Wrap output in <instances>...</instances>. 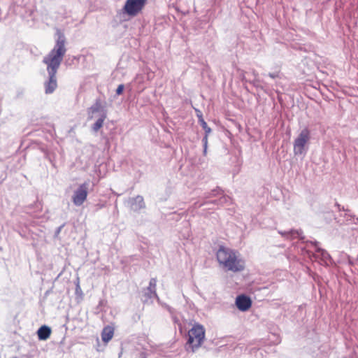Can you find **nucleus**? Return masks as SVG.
I'll return each instance as SVG.
<instances>
[{
	"instance_id": "6e6552de",
	"label": "nucleus",
	"mask_w": 358,
	"mask_h": 358,
	"mask_svg": "<svg viewBox=\"0 0 358 358\" xmlns=\"http://www.w3.org/2000/svg\"><path fill=\"white\" fill-rule=\"evenodd\" d=\"M251 300L249 297L241 295L236 299V305L241 311H246L251 306Z\"/></svg>"
},
{
	"instance_id": "f257e3e1",
	"label": "nucleus",
	"mask_w": 358,
	"mask_h": 358,
	"mask_svg": "<svg viewBox=\"0 0 358 358\" xmlns=\"http://www.w3.org/2000/svg\"><path fill=\"white\" fill-rule=\"evenodd\" d=\"M65 52L64 38L61 36L57 40L55 48L44 59V62L48 65V71L50 74L49 82L45 85L46 93L52 92L57 87L55 74Z\"/></svg>"
},
{
	"instance_id": "f3484780",
	"label": "nucleus",
	"mask_w": 358,
	"mask_h": 358,
	"mask_svg": "<svg viewBox=\"0 0 358 358\" xmlns=\"http://www.w3.org/2000/svg\"><path fill=\"white\" fill-rule=\"evenodd\" d=\"M140 358H147L145 353V352H141L140 354Z\"/></svg>"
},
{
	"instance_id": "423d86ee",
	"label": "nucleus",
	"mask_w": 358,
	"mask_h": 358,
	"mask_svg": "<svg viewBox=\"0 0 358 358\" xmlns=\"http://www.w3.org/2000/svg\"><path fill=\"white\" fill-rule=\"evenodd\" d=\"M310 138V134L308 129L301 131L299 136L296 138L294 145V150L296 155H301L304 150V146Z\"/></svg>"
},
{
	"instance_id": "1a4fd4ad",
	"label": "nucleus",
	"mask_w": 358,
	"mask_h": 358,
	"mask_svg": "<svg viewBox=\"0 0 358 358\" xmlns=\"http://www.w3.org/2000/svg\"><path fill=\"white\" fill-rule=\"evenodd\" d=\"M115 328L113 325L106 326L101 331V339L104 343H108L114 335Z\"/></svg>"
},
{
	"instance_id": "ddd939ff",
	"label": "nucleus",
	"mask_w": 358,
	"mask_h": 358,
	"mask_svg": "<svg viewBox=\"0 0 358 358\" xmlns=\"http://www.w3.org/2000/svg\"><path fill=\"white\" fill-rule=\"evenodd\" d=\"M143 206V199L142 196H138L134 199V203L131 204V207L134 210H137Z\"/></svg>"
},
{
	"instance_id": "2eb2a0df",
	"label": "nucleus",
	"mask_w": 358,
	"mask_h": 358,
	"mask_svg": "<svg viewBox=\"0 0 358 358\" xmlns=\"http://www.w3.org/2000/svg\"><path fill=\"white\" fill-rule=\"evenodd\" d=\"M123 90H124V85H120L117 88V90H116V92L117 94H120L122 93L123 92Z\"/></svg>"
},
{
	"instance_id": "dca6fc26",
	"label": "nucleus",
	"mask_w": 358,
	"mask_h": 358,
	"mask_svg": "<svg viewBox=\"0 0 358 358\" xmlns=\"http://www.w3.org/2000/svg\"><path fill=\"white\" fill-rule=\"evenodd\" d=\"M208 135L207 134H206V136L203 138V141H204V153L206 154V150H207V141H208Z\"/></svg>"
},
{
	"instance_id": "7ed1b4c3",
	"label": "nucleus",
	"mask_w": 358,
	"mask_h": 358,
	"mask_svg": "<svg viewBox=\"0 0 358 358\" xmlns=\"http://www.w3.org/2000/svg\"><path fill=\"white\" fill-rule=\"evenodd\" d=\"M205 338V329L199 324H195L188 331V338L185 345L187 352H195L201 345Z\"/></svg>"
},
{
	"instance_id": "39448f33",
	"label": "nucleus",
	"mask_w": 358,
	"mask_h": 358,
	"mask_svg": "<svg viewBox=\"0 0 358 358\" xmlns=\"http://www.w3.org/2000/svg\"><path fill=\"white\" fill-rule=\"evenodd\" d=\"M146 0H127L124 6V12L130 15H136L143 8Z\"/></svg>"
},
{
	"instance_id": "20e7f679",
	"label": "nucleus",
	"mask_w": 358,
	"mask_h": 358,
	"mask_svg": "<svg viewBox=\"0 0 358 358\" xmlns=\"http://www.w3.org/2000/svg\"><path fill=\"white\" fill-rule=\"evenodd\" d=\"M89 117L91 119L97 118L96 122L93 126L94 131H97L102 127L103 121L106 117V113L103 110L101 104L96 103L90 108Z\"/></svg>"
},
{
	"instance_id": "a211bd4d",
	"label": "nucleus",
	"mask_w": 358,
	"mask_h": 358,
	"mask_svg": "<svg viewBox=\"0 0 358 358\" xmlns=\"http://www.w3.org/2000/svg\"><path fill=\"white\" fill-rule=\"evenodd\" d=\"M173 321H174L175 322H177V321H178V320H176V317H173Z\"/></svg>"
},
{
	"instance_id": "f03ea898",
	"label": "nucleus",
	"mask_w": 358,
	"mask_h": 358,
	"mask_svg": "<svg viewBox=\"0 0 358 358\" xmlns=\"http://www.w3.org/2000/svg\"><path fill=\"white\" fill-rule=\"evenodd\" d=\"M217 259L220 266L225 271L241 272L245 268V262L238 253L230 248L221 247L217 252Z\"/></svg>"
},
{
	"instance_id": "4468645a",
	"label": "nucleus",
	"mask_w": 358,
	"mask_h": 358,
	"mask_svg": "<svg viewBox=\"0 0 358 358\" xmlns=\"http://www.w3.org/2000/svg\"><path fill=\"white\" fill-rule=\"evenodd\" d=\"M200 122L203 129L205 130L206 134H209L211 131V129L208 127L206 122L201 117L200 118Z\"/></svg>"
},
{
	"instance_id": "9b49d317",
	"label": "nucleus",
	"mask_w": 358,
	"mask_h": 358,
	"mask_svg": "<svg viewBox=\"0 0 358 358\" xmlns=\"http://www.w3.org/2000/svg\"><path fill=\"white\" fill-rule=\"evenodd\" d=\"M51 334V329L46 325L41 326L37 331L38 338L41 341L47 340Z\"/></svg>"
},
{
	"instance_id": "f8f14e48",
	"label": "nucleus",
	"mask_w": 358,
	"mask_h": 358,
	"mask_svg": "<svg viewBox=\"0 0 358 358\" xmlns=\"http://www.w3.org/2000/svg\"><path fill=\"white\" fill-rule=\"evenodd\" d=\"M157 280L155 278H152L150 281L149 287L147 291L145 292V295L148 296V297L151 298L152 295L157 296L155 293V287H156Z\"/></svg>"
},
{
	"instance_id": "9d476101",
	"label": "nucleus",
	"mask_w": 358,
	"mask_h": 358,
	"mask_svg": "<svg viewBox=\"0 0 358 358\" xmlns=\"http://www.w3.org/2000/svg\"><path fill=\"white\" fill-rule=\"evenodd\" d=\"M281 342L280 337L276 334H271L268 335V338L266 340L262 339L259 341L261 345H278Z\"/></svg>"
},
{
	"instance_id": "0eeeda50",
	"label": "nucleus",
	"mask_w": 358,
	"mask_h": 358,
	"mask_svg": "<svg viewBox=\"0 0 358 358\" xmlns=\"http://www.w3.org/2000/svg\"><path fill=\"white\" fill-rule=\"evenodd\" d=\"M87 196V186L86 184H83L75 192L73 196V201L75 205L80 206L86 199Z\"/></svg>"
}]
</instances>
